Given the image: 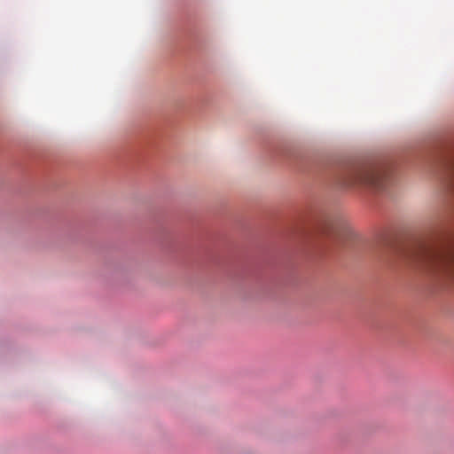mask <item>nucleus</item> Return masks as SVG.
Listing matches in <instances>:
<instances>
[{
	"label": "nucleus",
	"mask_w": 454,
	"mask_h": 454,
	"mask_svg": "<svg viewBox=\"0 0 454 454\" xmlns=\"http://www.w3.org/2000/svg\"><path fill=\"white\" fill-rule=\"evenodd\" d=\"M406 260L434 273L454 277V250L418 246L405 254Z\"/></svg>",
	"instance_id": "obj_2"
},
{
	"label": "nucleus",
	"mask_w": 454,
	"mask_h": 454,
	"mask_svg": "<svg viewBox=\"0 0 454 454\" xmlns=\"http://www.w3.org/2000/svg\"><path fill=\"white\" fill-rule=\"evenodd\" d=\"M390 181V171L385 166L355 165L341 169L336 176V184L343 189L365 187L384 190Z\"/></svg>",
	"instance_id": "obj_1"
}]
</instances>
